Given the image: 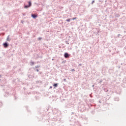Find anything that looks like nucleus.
I'll list each match as a JSON object with an SVG mask.
<instances>
[{
	"label": "nucleus",
	"instance_id": "1",
	"mask_svg": "<svg viewBox=\"0 0 126 126\" xmlns=\"http://www.w3.org/2000/svg\"><path fill=\"white\" fill-rule=\"evenodd\" d=\"M32 6V2H31V0L28 1V4L25 5L24 7V8H29V7H31Z\"/></svg>",
	"mask_w": 126,
	"mask_h": 126
},
{
	"label": "nucleus",
	"instance_id": "2",
	"mask_svg": "<svg viewBox=\"0 0 126 126\" xmlns=\"http://www.w3.org/2000/svg\"><path fill=\"white\" fill-rule=\"evenodd\" d=\"M78 110L77 109H74L73 111L71 112V116H76V114H78Z\"/></svg>",
	"mask_w": 126,
	"mask_h": 126
},
{
	"label": "nucleus",
	"instance_id": "3",
	"mask_svg": "<svg viewBox=\"0 0 126 126\" xmlns=\"http://www.w3.org/2000/svg\"><path fill=\"white\" fill-rule=\"evenodd\" d=\"M2 46L4 48L6 49V48H8V47H9V43H8L7 41H5L2 44Z\"/></svg>",
	"mask_w": 126,
	"mask_h": 126
},
{
	"label": "nucleus",
	"instance_id": "4",
	"mask_svg": "<svg viewBox=\"0 0 126 126\" xmlns=\"http://www.w3.org/2000/svg\"><path fill=\"white\" fill-rule=\"evenodd\" d=\"M83 121H85L84 124H87L88 122V118L86 116H83L82 117Z\"/></svg>",
	"mask_w": 126,
	"mask_h": 126
},
{
	"label": "nucleus",
	"instance_id": "5",
	"mask_svg": "<svg viewBox=\"0 0 126 126\" xmlns=\"http://www.w3.org/2000/svg\"><path fill=\"white\" fill-rule=\"evenodd\" d=\"M70 56V54H68L67 52H65L63 55V57L65 59H67V58Z\"/></svg>",
	"mask_w": 126,
	"mask_h": 126
},
{
	"label": "nucleus",
	"instance_id": "6",
	"mask_svg": "<svg viewBox=\"0 0 126 126\" xmlns=\"http://www.w3.org/2000/svg\"><path fill=\"white\" fill-rule=\"evenodd\" d=\"M31 16L33 19H36V18H37V17H38V15H36L34 13H32L31 15Z\"/></svg>",
	"mask_w": 126,
	"mask_h": 126
},
{
	"label": "nucleus",
	"instance_id": "7",
	"mask_svg": "<svg viewBox=\"0 0 126 126\" xmlns=\"http://www.w3.org/2000/svg\"><path fill=\"white\" fill-rule=\"evenodd\" d=\"M91 12H98V8H93L91 10Z\"/></svg>",
	"mask_w": 126,
	"mask_h": 126
},
{
	"label": "nucleus",
	"instance_id": "8",
	"mask_svg": "<svg viewBox=\"0 0 126 126\" xmlns=\"http://www.w3.org/2000/svg\"><path fill=\"white\" fill-rule=\"evenodd\" d=\"M71 120H69L70 122H72V123H74L75 122V119L73 116L71 117Z\"/></svg>",
	"mask_w": 126,
	"mask_h": 126
},
{
	"label": "nucleus",
	"instance_id": "9",
	"mask_svg": "<svg viewBox=\"0 0 126 126\" xmlns=\"http://www.w3.org/2000/svg\"><path fill=\"white\" fill-rule=\"evenodd\" d=\"M30 64L31 66H33V65H34V64H35V63H34V62H32V60L31 61V62L30 63Z\"/></svg>",
	"mask_w": 126,
	"mask_h": 126
},
{
	"label": "nucleus",
	"instance_id": "10",
	"mask_svg": "<svg viewBox=\"0 0 126 126\" xmlns=\"http://www.w3.org/2000/svg\"><path fill=\"white\" fill-rule=\"evenodd\" d=\"M8 95H9V93H8V92H7V91H6L5 93L4 94V96L5 97H7V96H8Z\"/></svg>",
	"mask_w": 126,
	"mask_h": 126
},
{
	"label": "nucleus",
	"instance_id": "11",
	"mask_svg": "<svg viewBox=\"0 0 126 126\" xmlns=\"http://www.w3.org/2000/svg\"><path fill=\"white\" fill-rule=\"evenodd\" d=\"M28 77H29V78H30V79H32L34 78V77L32 75H31L30 74L28 75Z\"/></svg>",
	"mask_w": 126,
	"mask_h": 126
},
{
	"label": "nucleus",
	"instance_id": "12",
	"mask_svg": "<svg viewBox=\"0 0 126 126\" xmlns=\"http://www.w3.org/2000/svg\"><path fill=\"white\" fill-rule=\"evenodd\" d=\"M102 90H103V91H104V92H108V91H109V89H108L107 88H102Z\"/></svg>",
	"mask_w": 126,
	"mask_h": 126
},
{
	"label": "nucleus",
	"instance_id": "13",
	"mask_svg": "<svg viewBox=\"0 0 126 126\" xmlns=\"http://www.w3.org/2000/svg\"><path fill=\"white\" fill-rule=\"evenodd\" d=\"M58 85H59V83H54L53 84V87H54V88H56V87H58Z\"/></svg>",
	"mask_w": 126,
	"mask_h": 126
},
{
	"label": "nucleus",
	"instance_id": "14",
	"mask_svg": "<svg viewBox=\"0 0 126 126\" xmlns=\"http://www.w3.org/2000/svg\"><path fill=\"white\" fill-rule=\"evenodd\" d=\"M72 106H73V105H71L70 104H67L66 105L67 108H72L73 109V107H72Z\"/></svg>",
	"mask_w": 126,
	"mask_h": 126
},
{
	"label": "nucleus",
	"instance_id": "15",
	"mask_svg": "<svg viewBox=\"0 0 126 126\" xmlns=\"http://www.w3.org/2000/svg\"><path fill=\"white\" fill-rule=\"evenodd\" d=\"M119 100H120V98H119V97H114V101H119Z\"/></svg>",
	"mask_w": 126,
	"mask_h": 126
},
{
	"label": "nucleus",
	"instance_id": "16",
	"mask_svg": "<svg viewBox=\"0 0 126 126\" xmlns=\"http://www.w3.org/2000/svg\"><path fill=\"white\" fill-rule=\"evenodd\" d=\"M115 17H117V18H119V17H120V16H121V15L120 14H115Z\"/></svg>",
	"mask_w": 126,
	"mask_h": 126
},
{
	"label": "nucleus",
	"instance_id": "17",
	"mask_svg": "<svg viewBox=\"0 0 126 126\" xmlns=\"http://www.w3.org/2000/svg\"><path fill=\"white\" fill-rule=\"evenodd\" d=\"M70 20H71V19L68 18L65 20V21H66L67 22H70Z\"/></svg>",
	"mask_w": 126,
	"mask_h": 126
},
{
	"label": "nucleus",
	"instance_id": "18",
	"mask_svg": "<svg viewBox=\"0 0 126 126\" xmlns=\"http://www.w3.org/2000/svg\"><path fill=\"white\" fill-rule=\"evenodd\" d=\"M0 87L2 88H7V87H6V86L5 85H0Z\"/></svg>",
	"mask_w": 126,
	"mask_h": 126
},
{
	"label": "nucleus",
	"instance_id": "19",
	"mask_svg": "<svg viewBox=\"0 0 126 126\" xmlns=\"http://www.w3.org/2000/svg\"><path fill=\"white\" fill-rule=\"evenodd\" d=\"M6 41H8V42H9V41H10V39H9V35H8L6 38Z\"/></svg>",
	"mask_w": 126,
	"mask_h": 126
},
{
	"label": "nucleus",
	"instance_id": "20",
	"mask_svg": "<svg viewBox=\"0 0 126 126\" xmlns=\"http://www.w3.org/2000/svg\"><path fill=\"white\" fill-rule=\"evenodd\" d=\"M39 83H42V81H37L36 84H38Z\"/></svg>",
	"mask_w": 126,
	"mask_h": 126
},
{
	"label": "nucleus",
	"instance_id": "21",
	"mask_svg": "<svg viewBox=\"0 0 126 126\" xmlns=\"http://www.w3.org/2000/svg\"><path fill=\"white\" fill-rule=\"evenodd\" d=\"M75 19H77V17H74L71 19V20H75Z\"/></svg>",
	"mask_w": 126,
	"mask_h": 126
},
{
	"label": "nucleus",
	"instance_id": "22",
	"mask_svg": "<svg viewBox=\"0 0 126 126\" xmlns=\"http://www.w3.org/2000/svg\"><path fill=\"white\" fill-rule=\"evenodd\" d=\"M39 67H40V66H39V65H36V66H35L34 69L39 68Z\"/></svg>",
	"mask_w": 126,
	"mask_h": 126
},
{
	"label": "nucleus",
	"instance_id": "23",
	"mask_svg": "<svg viewBox=\"0 0 126 126\" xmlns=\"http://www.w3.org/2000/svg\"><path fill=\"white\" fill-rule=\"evenodd\" d=\"M101 82H103V80H101L98 81V83H99V84H101Z\"/></svg>",
	"mask_w": 126,
	"mask_h": 126
},
{
	"label": "nucleus",
	"instance_id": "24",
	"mask_svg": "<svg viewBox=\"0 0 126 126\" xmlns=\"http://www.w3.org/2000/svg\"><path fill=\"white\" fill-rule=\"evenodd\" d=\"M42 39H43V37H39L38 38V40L39 41L42 40Z\"/></svg>",
	"mask_w": 126,
	"mask_h": 126
},
{
	"label": "nucleus",
	"instance_id": "25",
	"mask_svg": "<svg viewBox=\"0 0 126 126\" xmlns=\"http://www.w3.org/2000/svg\"><path fill=\"white\" fill-rule=\"evenodd\" d=\"M66 63V60H64V61H63L62 62V63Z\"/></svg>",
	"mask_w": 126,
	"mask_h": 126
},
{
	"label": "nucleus",
	"instance_id": "26",
	"mask_svg": "<svg viewBox=\"0 0 126 126\" xmlns=\"http://www.w3.org/2000/svg\"><path fill=\"white\" fill-rule=\"evenodd\" d=\"M94 2H95V0H93L92 2H91V4H93V3H94Z\"/></svg>",
	"mask_w": 126,
	"mask_h": 126
},
{
	"label": "nucleus",
	"instance_id": "27",
	"mask_svg": "<svg viewBox=\"0 0 126 126\" xmlns=\"http://www.w3.org/2000/svg\"><path fill=\"white\" fill-rule=\"evenodd\" d=\"M120 36H122V35H121V34H118V35H117V38H119L120 37Z\"/></svg>",
	"mask_w": 126,
	"mask_h": 126
},
{
	"label": "nucleus",
	"instance_id": "28",
	"mask_svg": "<svg viewBox=\"0 0 126 126\" xmlns=\"http://www.w3.org/2000/svg\"><path fill=\"white\" fill-rule=\"evenodd\" d=\"M65 43H66V44H67V45H69V43L68 42V41H65Z\"/></svg>",
	"mask_w": 126,
	"mask_h": 126
},
{
	"label": "nucleus",
	"instance_id": "29",
	"mask_svg": "<svg viewBox=\"0 0 126 126\" xmlns=\"http://www.w3.org/2000/svg\"><path fill=\"white\" fill-rule=\"evenodd\" d=\"M34 70H35V71H37V72L39 71V69H34Z\"/></svg>",
	"mask_w": 126,
	"mask_h": 126
},
{
	"label": "nucleus",
	"instance_id": "30",
	"mask_svg": "<svg viewBox=\"0 0 126 126\" xmlns=\"http://www.w3.org/2000/svg\"><path fill=\"white\" fill-rule=\"evenodd\" d=\"M2 106V102L0 101V107H1Z\"/></svg>",
	"mask_w": 126,
	"mask_h": 126
},
{
	"label": "nucleus",
	"instance_id": "31",
	"mask_svg": "<svg viewBox=\"0 0 126 126\" xmlns=\"http://www.w3.org/2000/svg\"><path fill=\"white\" fill-rule=\"evenodd\" d=\"M71 69V71H75V69Z\"/></svg>",
	"mask_w": 126,
	"mask_h": 126
},
{
	"label": "nucleus",
	"instance_id": "32",
	"mask_svg": "<svg viewBox=\"0 0 126 126\" xmlns=\"http://www.w3.org/2000/svg\"><path fill=\"white\" fill-rule=\"evenodd\" d=\"M23 16H26V13H23Z\"/></svg>",
	"mask_w": 126,
	"mask_h": 126
},
{
	"label": "nucleus",
	"instance_id": "33",
	"mask_svg": "<svg viewBox=\"0 0 126 126\" xmlns=\"http://www.w3.org/2000/svg\"><path fill=\"white\" fill-rule=\"evenodd\" d=\"M21 23H22V24H23V23L24 22V21L23 20H21Z\"/></svg>",
	"mask_w": 126,
	"mask_h": 126
},
{
	"label": "nucleus",
	"instance_id": "34",
	"mask_svg": "<svg viewBox=\"0 0 126 126\" xmlns=\"http://www.w3.org/2000/svg\"><path fill=\"white\" fill-rule=\"evenodd\" d=\"M63 81H64L65 82H66V79H64Z\"/></svg>",
	"mask_w": 126,
	"mask_h": 126
},
{
	"label": "nucleus",
	"instance_id": "35",
	"mask_svg": "<svg viewBox=\"0 0 126 126\" xmlns=\"http://www.w3.org/2000/svg\"><path fill=\"white\" fill-rule=\"evenodd\" d=\"M52 88H53V87H52V86H50V87H49V89H52Z\"/></svg>",
	"mask_w": 126,
	"mask_h": 126
},
{
	"label": "nucleus",
	"instance_id": "36",
	"mask_svg": "<svg viewBox=\"0 0 126 126\" xmlns=\"http://www.w3.org/2000/svg\"><path fill=\"white\" fill-rule=\"evenodd\" d=\"M94 86H95V85H93L92 86V88H94Z\"/></svg>",
	"mask_w": 126,
	"mask_h": 126
},
{
	"label": "nucleus",
	"instance_id": "37",
	"mask_svg": "<svg viewBox=\"0 0 126 126\" xmlns=\"http://www.w3.org/2000/svg\"><path fill=\"white\" fill-rule=\"evenodd\" d=\"M1 76H2V75L0 74V78H1Z\"/></svg>",
	"mask_w": 126,
	"mask_h": 126
},
{
	"label": "nucleus",
	"instance_id": "38",
	"mask_svg": "<svg viewBox=\"0 0 126 126\" xmlns=\"http://www.w3.org/2000/svg\"><path fill=\"white\" fill-rule=\"evenodd\" d=\"M89 107H92V104H90V105H89Z\"/></svg>",
	"mask_w": 126,
	"mask_h": 126
},
{
	"label": "nucleus",
	"instance_id": "39",
	"mask_svg": "<svg viewBox=\"0 0 126 126\" xmlns=\"http://www.w3.org/2000/svg\"><path fill=\"white\" fill-rule=\"evenodd\" d=\"M79 65H80L81 66V65H82V64L80 63L79 64Z\"/></svg>",
	"mask_w": 126,
	"mask_h": 126
},
{
	"label": "nucleus",
	"instance_id": "40",
	"mask_svg": "<svg viewBox=\"0 0 126 126\" xmlns=\"http://www.w3.org/2000/svg\"><path fill=\"white\" fill-rule=\"evenodd\" d=\"M39 58H40V59H42V58H43V57L40 56V57H39Z\"/></svg>",
	"mask_w": 126,
	"mask_h": 126
},
{
	"label": "nucleus",
	"instance_id": "41",
	"mask_svg": "<svg viewBox=\"0 0 126 126\" xmlns=\"http://www.w3.org/2000/svg\"><path fill=\"white\" fill-rule=\"evenodd\" d=\"M46 109H47V111H49V108H47Z\"/></svg>",
	"mask_w": 126,
	"mask_h": 126
},
{
	"label": "nucleus",
	"instance_id": "42",
	"mask_svg": "<svg viewBox=\"0 0 126 126\" xmlns=\"http://www.w3.org/2000/svg\"><path fill=\"white\" fill-rule=\"evenodd\" d=\"M28 112H30V111L28 110V108L27 109Z\"/></svg>",
	"mask_w": 126,
	"mask_h": 126
},
{
	"label": "nucleus",
	"instance_id": "43",
	"mask_svg": "<svg viewBox=\"0 0 126 126\" xmlns=\"http://www.w3.org/2000/svg\"><path fill=\"white\" fill-rule=\"evenodd\" d=\"M83 111H84V110H81V112H83Z\"/></svg>",
	"mask_w": 126,
	"mask_h": 126
},
{
	"label": "nucleus",
	"instance_id": "44",
	"mask_svg": "<svg viewBox=\"0 0 126 126\" xmlns=\"http://www.w3.org/2000/svg\"><path fill=\"white\" fill-rule=\"evenodd\" d=\"M99 103H102V102L100 100H99Z\"/></svg>",
	"mask_w": 126,
	"mask_h": 126
},
{
	"label": "nucleus",
	"instance_id": "45",
	"mask_svg": "<svg viewBox=\"0 0 126 126\" xmlns=\"http://www.w3.org/2000/svg\"><path fill=\"white\" fill-rule=\"evenodd\" d=\"M24 90H26V88H24Z\"/></svg>",
	"mask_w": 126,
	"mask_h": 126
},
{
	"label": "nucleus",
	"instance_id": "46",
	"mask_svg": "<svg viewBox=\"0 0 126 126\" xmlns=\"http://www.w3.org/2000/svg\"><path fill=\"white\" fill-rule=\"evenodd\" d=\"M22 85H24V83H22Z\"/></svg>",
	"mask_w": 126,
	"mask_h": 126
},
{
	"label": "nucleus",
	"instance_id": "47",
	"mask_svg": "<svg viewBox=\"0 0 126 126\" xmlns=\"http://www.w3.org/2000/svg\"><path fill=\"white\" fill-rule=\"evenodd\" d=\"M8 88L10 87V86L8 85Z\"/></svg>",
	"mask_w": 126,
	"mask_h": 126
},
{
	"label": "nucleus",
	"instance_id": "48",
	"mask_svg": "<svg viewBox=\"0 0 126 126\" xmlns=\"http://www.w3.org/2000/svg\"><path fill=\"white\" fill-rule=\"evenodd\" d=\"M14 100H16V97H15V98H14Z\"/></svg>",
	"mask_w": 126,
	"mask_h": 126
},
{
	"label": "nucleus",
	"instance_id": "49",
	"mask_svg": "<svg viewBox=\"0 0 126 126\" xmlns=\"http://www.w3.org/2000/svg\"><path fill=\"white\" fill-rule=\"evenodd\" d=\"M2 91H4V89H2Z\"/></svg>",
	"mask_w": 126,
	"mask_h": 126
},
{
	"label": "nucleus",
	"instance_id": "50",
	"mask_svg": "<svg viewBox=\"0 0 126 126\" xmlns=\"http://www.w3.org/2000/svg\"><path fill=\"white\" fill-rule=\"evenodd\" d=\"M98 33H99V31H97V34H98Z\"/></svg>",
	"mask_w": 126,
	"mask_h": 126
},
{
	"label": "nucleus",
	"instance_id": "51",
	"mask_svg": "<svg viewBox=\"0 0 126 126\" xmlns=\"http://www.w3.org/2000/svg\"><path fill=\"white\" fill-rule=\"evenodd\" d=\"M52 61H54V59H52Z\"/></svg>",
	"mask_w": 126,
	"mask_h": 126
},
{
	"label": "nucleus",
	"instance_id": "52",
	"mask_svg": "<svg viewBox=\"0 0 126 126\" xmlns=\"http://www.w3.org/2000/svg\"><path fill=\"white\" fill-rule=\"evenodd\" d=\"M41 73H42V72H40V74H41Z\"/></svg>",
	"mask_w": 126,
	"mask_h": 126
},
{
	"label": "nucleus",
	"instance_id": "53",
	"mask_svg": "<svg viewBox=\"0 0 126 126\" xmlns=\"http://www.w3.org/2000/svg\"><path fill=\"white\" fill-rule=\"evenodd\" d=\"M1 80V79H0V81Z\"/></svg>",
	"mask_w": 126,
	"mask_h": 126
},
{
	"label": "nucleus",
	"instance_id": "54",
	"mask_svg": "<svg viewBox=\"0 0 126 126\" xmlns=\"http://www.w3.org/2000/svg\"><path fill=\"white\" fill-rule=\"evenodd\" d=\"M18 81H20V80H18Z\"/></svg>",
	"mask_w": 126,
	"mask_h": 126
},
{
	"label": "nucleus",
	"instance_id": "55",
	"mask_svg": "<svg viewBox=\"0 0 126 126\" xmlns=\"http://www.w3.org/2000/svg\"><path fill=\"white\" fill-rule=\"evenodd\" d=\"M93 112V111H92V113Z\"/></svg>",
	"mask_w": 126,
	"mask_h": 126
}]
</instances>
